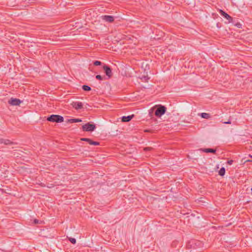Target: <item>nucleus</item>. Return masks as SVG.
<instances>
[{
	"mask_svg": "<svg viewBox=\"0 0 252 252\" xmlns=\"http://www.w3.org/2000/svg\"><path fill=\"white\" fill-rule=\"evenodd\" d=\"M155 109H156L155 115L158 117H160L162 115L164 114L166 111V108L161 105H158L155 106Z\"/></svg>",
	"mask_w": 252,
	"mask_h": 252,
	"instance_id": "nucleus-1",
	"label": "nucleus"
},
{
	"mask_svg": "<svg viewBox=\"0 0 252 252\" xmlns=\"http://www.w3.org/2000/svg\"><path fill=\"white\" fill-rule=\"evenodd\" d=\"M63 118L58 115H52L48 117L47 120L51 122L62 123L63 122Z\"/></svg>",
	"mask_w": 252,
	"mask_h": 252,
	"instance_id": "nucleus-2",
	"label": "nucleus"
},
{
	"mask_svg": "<svg viewBox=\"0 0 252 252\" xmlns=\"http://www.w3.org/2000/svg\"><path fill=\"white\" fill-rule=\"evenodd\" d=\"M95 128V125L90 123H88L82 126L83 130L85 131H93Z\"/></svg>",
	"mask_w": 252,
	"mask_h": 252,
	"instance_id": "nucleus-3",
	"label": "nucleus"
},
{
	"mask_svg": "<svg viewBox=\"0 0 252 252\" xmlns=\"http://www.w3.org/2000/svg\"><path fill=\"white\" fill-rule=\"evenodd\" d=\"M103 69L106 76L109 78H110L113 75L112 69H111V68L109 66L105 64L103 66Z\"/></svg>",
	"mask_w": 252,
	"mask_h": 252,
	"instance_id": "nucleus-4",
	"label": "nucleus"
},
{
	"mask_svg": "<svg viewBox=\"0 0 252 252\" xmlns=\"http://www.w3.org/2000/svg\"><path fill=\"white\" fill-rule=\"evenodd\" d=\"M21 102L19 99L12 97L8 100V103L13 106L19 105Z\"/></svg>",
	"mask_w": 252,
	"mask_h": 252,
	"instance_id": "nucleus-5",
	"label": "nucleus"
},
{
	"mask_svg": "<svg viewBox=\"0 0 252 252\" xmlns=\"http://www.w3.org/2000/svg\"><path fill=\"white\" fill-rule=\"evenodd\" d=\"M219 13L222 16L228 20L229 23L232 22L233 18L227 13H225L221 9L219 10Z\"/></svg>",
	"mask_w": 252,
	"mask_h": 252,
	"instance_id": "nucleus-6",
	"label": "nucleus"
},
{
	"mask_svg": "<svg viewBox=\"0 0 252 252\" xmlns=\"http://www.w3.org/2000/svg\"><path fill=\"white\" fill-rule=\"evenodd\" d=\"M101 18L102 20L109 23H112L114 21V17L110 15H102L101 16Z\"/></svg>",
	"mask_w": 252,
	"mask_h": 252,
	"instance_id": "nucleus-7",
	"label": "nucleus"
},
{
	"mask_svg": "<svg viewBox=\"0 0 252 252\" xmlns=\"http://www.w3.org/2000/svg\"><path fill=\"white\" fill-rule=\"evenodd\" d=\"M71 105L76 110L81 109L83 108V103L81 102H73Z\"/></svg>",
	"mask_w": 252,
	"mask_h": 252,
	"instance_id": "nucleus-8",
	"label": "nucleus"
},
{
	"mask_svg": "<svg viewBox=\"0 0 252 252\" xmlns=\"http://www.w3.org/2000/svg\"><path fill=\"white\" fill-rule=\"evenodd\" d=\"M133 116V115L128 116H123L122 118V121L123 122H128L132 119Z\"/></svg>",
	"mask_w": 252,
	"mask_h": 252,
	"instance_id": "nucleus-9",
	"label": "nucleus"
},
{
	"mask_svg": "<svg viewBox=\"0 0 252 252\" xmlns=\"http://www.w3.org/2000/svg\"><path fill=\"white\" fill-rule=\"evenodd\" d=\"M201 150L205 153H215L216 152V150L213 149L207 148V149H202Z\"/></svg>",
	"mask_w": 252,
	"mask_h": 252,
	"instance_id": "nucleus-10",
	"label": "nucleus"
},
{
	"mask_svg": "<svg viewBox=\"0 0 252 252\" xmlns=\"http://www.w3.org/2000/svg\"><path fill=\"white\" fill-rule=\"evenodd\" d=\"M200 116L202 118L206 119H208L211 117L210 114L207 113H201Z\"/></svg>",
	"mask_w": 252,
	"mask_h": 252,
	"instance_id": "nucleus-11",
	"label": "nucleus"
},
{
	"mask_svg": "<svg viewBox=\"0 0 252 252\" xmlns=\"http://www.w3.org/2000/svg\"><path fill=\"white\" fill-rule=\"evenodd\" d=\"M81 121L82 120L79 119H71L68 120V122L71 123L81 122Z\"/></svg>",
	"mask_w": 252,
	"mask_h": 252,
	"instance_id": "nucleus-12",
	"label": "nucleus"
},
{
	"mask_svg": "<svg viewBox=\"0 0 252 252\" xmlns=\"http://www.w3.org/2000/svg\"><path fill=\"white\" fill-rule=\"evenodd\" d=\"M88 143L90 145H95V146L100 145L99 142H96V141H94L91 139H90V141H88Z\"/></svg>",
	"mask_w": 252,
	"mask_h": 252,
	"instance_id": "nucleus-13",
	"label": "nucleus"
},
{
	"mask_svg": "<svg viewBox=\"0 0 252 252\" xmlns=\"http://www.w3.org/2000/svg\"><path fill=\"white\" fill-rule=\"evenodd\" d=\"M225 172V169L224 167H221L219 170V174L220 176H222L224 175Z\"/></svg>",
	"mask_w": 252,
	"mask_h": 252,
	"instance_id": "nucleus-14",
	"label": "nucleus"
},
{
	"mask_svg": "<svg viewBox=\"0 0 252 252\" xmlns=\"http://www.w3.org/2000/svg\"><path fill=\"white\" fill-rule=\"evenodd\" d=\"M82 89L85 91H90L91 90V87L87 85H83L82 86Z\"/></svg>",
	"mask_w": 252,
	"mask_h": 252,
	"instance_id": "nucleus-15",
	"label": "nucleus"
},
{
	"mask_svg": "<svg viewBox=\"0 0 252 252\" xmlns=\"http://www.w3.org/2000/svg\"><path fill=\"white\" fill-rule=\"evenodd\" d=\"M13 144V142H11L10 140L8 139H4V144L6 145H12Z\"/></svg>",
	"mask_w": 252,
	"mask_h": 252,
	"instance_id": "nucleus-16",
	"label": "nucleus"
},
{
	"mask_svg": "<svg viewBox=\"0 0 252 252\" xmlns=\"http://www.w3.org/2000/svg\"><path fill=\"white\" fill-rule=\"evenodd\" d=\"M155 109V106L151 108L149 110V116L152 117L153 116V112L154 111V110Z\"/></svg>",
	"mask_w": 252,
	"mask_h": 252,
	"instance_id": "nucleus-17",
	"label": "nucleus"
},
{
	"mask_svg": "<svg viewBox=\"0 0 252 252\" xmlns=\"http://www.w3.org/2000/svg\"><path fill=\"white\" fill-rule=\"evenodd\" d=\"M94 64L95 66L100 65L101 64V62L98 61H95L94 62Z\"/></svg>",
	"mask_w": 252,
	"mask_h": 252,
	"instance_id": "nucleus-18",
	"label": "nucleus"
},
{
	"mask_svg": "<svg viewBox=\"0 0 252 252\" xmlns=\"http://www.w3.org/2000/svg\"><path fill=\"white\" fill-rule=\"evenodd\" d=\"M69 240L72 244H75L76 243V239L75 238H70Z\"/></svg>",
	"mask_w": 252,
	"mask_h": 252,
	"instance_id": "nucleus-19",
	"label": "nucleus"
},
{
	"mask_svg": "<svg viewBox=\"0 0 252 252\" xmlns=\"http://www.w3.org/2000/svg\"><path fill=\"white\" fill-rule=\"evenodd\" d=\"M95 78H96V79L99 80H103V77L100 75H96Z\"/></svg>",
	"mask_w": 252,
	"mask_h": 252,
	"instance_id": "nucleus-20",
	"label": "nucleus"
},
{
	"mask_svg": "<svg viewBox=\"0 0 252 252\" xmlns=\"http://www.w3.org/2000/svg\"><path fill=\"white\" fill-rule=\"evenodd\" d=\"M33 222H34V224H38V223H40L42 221H40H40L38 220L34 219V220H33Z\"/></svg>",
	"mask_w": 252,
	"mask_h": 252,
	"instance_id": "nucleus-21",
	"label": "nucleus"
},
{
	"mask_svg": "<svg viewBox=\"0 0 252 252\" xmlns=\"http://www.w3.org/2000/svg\"><path fill=\"white\" fill-rule=\"evenodd\" d=\"M233 162V160H229L227 161V163L229 165H231Z\"/></svg>",
	"mask_w": 252,
	"mask_h": 252,
	"instance_id": "nucleus-22",
	"label": "nucleus"
},
{
	"mask_svg": "<svg viewBox=\"0 0 252 252\" xmlns=\"http://www.w3.org/2000/svg\"><path fill=\"white\" fill-rule=\"evenodd\" d=\"M4 139L0 138V144H4Z\"/></svg>",
	"mask_w": 252,
	"mask_h": 252,
	"instance_id": "nucleus-23",
	"label": "nucleus"
},
{
	"mask_svg": "<svg viewBox=\"0 0 252 252\" xmlns=\"http://www.w3.org/2000/svg\"><path fill=\"white\" fill-rule=\"evenodd\" d=\"M224 124H231V121H228L227 122H223Z\"/></svg>",
	"mask_w": 252,
	"mask_h": 252,
	"instance_id": "nucleus-24",
	"label": "nucleus"
},
{
	"mask_svg": "<svg viewBox=\"0 0 252 252\" xmlns=\"http://www.w3.org/2000/svg\"><path fill=\"white\" fill-rule=\"evenodd\" d=\"M87 139H88L87 138H82L81 139V140L83 141H86Z\"/></svg>",
	"mask_w": 252,
	"mask_h": 252,
	"instance_id": "nucleus-25",
	"label": "nucleus"
},
{
	"mask_svg": "<svg viewBox=\"0 0 252 252\" xmlns=\"http://www.w3.org/2000/svg\"><path fill=\"white\" fill-rule=\"evenodd\" d=\"M151 149H152V148H150V147H146L144 149V150H145V151L150 150Z\"/></svg>",
	"mask_w": 252,
	"mask_h": 252,
	"instance_id": "nucleus-26",
	"label": "nucleus"
},
{
	"mask_svg": "<svg viewBox=\"0 0 252 252\" xmlns=\"http://www.w3.org/2000/svg\"><path fill=\"white\" fill-rule=\"evenodd\" d=\"M237 27H240V26L241 25L240 23H238L236 25Z\"/></svg>",
	"mask_w": 252,
	"mask_h": 252,
	"instance_id": "nucleus-27",
	"label": "nucleus"
},
{
	"mask_svg": "<svg viewBox=\"0 0 252 252\" xmlns=\"http://www.w3.org/2000/svg\"><path fill=\"white\" fill-rule=\"evenodd\" d=\"M88 141H90V138H88L86 140V142H87L88 143Z\"/></svg>",
	"mask_w": 252,
	"mask_h": 252,
	"instance_id": "nucleus-28",
	"label": "nucleus"
},
{
	"mask_svg": "<svg viewBox=\"0 0 252 252\" xmlns=\"http://www.w3.org/2000/svg\"><path fill=\"white\" fill-rule=\"evenodd\" d=\"M247 161H249V162H252V160H247Z\"/></svg>",
	"mask_w": 252,
	"mask_h": 252,
	"instance_id": "nucleus-29",
	"label": "nucleus"
},
{
	"mask_svg": "<svg viewBox=\"0 0 252 252\" xmlns=\"http://www.w3.org/2000/svg\"><path fill=\"white\" fill-rule=\"evenodd\" d=\"M250 157L252 158V156H250Z\"/></svg>",
	"mask_w": 252,
	"mask_h": 252,
	"instance_id": "nucleus-30",
	"label": "nucleus"
},
{
	"mask_svg": "<svg viewBox=\"0 0 252 252\" xmlns=\"http://www.w3.org/2000/svg\"><path fill=\"white\" fill-rule=\"evenodd\" d=\"M251 190L252 191V189H251Z\"/></svg>",
	"mask_w": 252,
	"mask_h": 252,
	"instance_id": "nucleus-31",
	"label": "nucleus"
}]
</instances>
